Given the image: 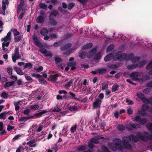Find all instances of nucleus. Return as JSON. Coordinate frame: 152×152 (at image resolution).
<instances>
[{
    "label": "nucleus",
    "instance_id": "338daca9",
    "mask_svg": "<svg viewBox=\"0 0 152 152\" xmlns=\"http://www.w3.org/2000/svg\"><path fill=\"white\" fill-rule=\"evenodd\" d=\"M151 91V90L150 88H146L143 91V93L145 94H148Z\"/></svg>",
    "mask_w": 152,
    "mask_h": 152
},
{
    "label": "nucleus",
    "instance_id": "c85d7f7f",
    "mask_svg": "<svg viewBox=\"0 0 152 152\" xmlns=\"http://www.w3.org/2000/svg\"><path fill=\"white\" fill-rule=\"evenodd\" d=\"M8 113L6 112H4L0 114V119L5 120L6 119V115Z\"/></svg>",
    "mask_w": 152,
    "mask_h": 152
},
{
    "label": "nucleus",
    "instance_id": "ddd939ff",
    "mask_svg": "<svg viewBox=\"0 0 152 152\" xmlns=\"http://www.w3.org/2000/svg\"><path fill=\"white\" fill-rule=\"evenodd\" d=\"M102 102L101 100L97 99L93 104V107L94 109L99 107Z\"/></svg>",
    "mask_w": 152,
    "mask_h": 152
},
{
    "label": "nucleus",
    "instance_id": "f3484780",
    "mask_svg": "<svg viewBox=\"0 0 152 152\" xmlns=\"http://www.w3.org/2000/svg\"><path fill=\"white\" fill-rule=\"evenodd\" d=\"M45 20L44 18L42 15L39 16L36 19V22L38 23H43Z\"/></svg>",
    "mask_w": 152,
    "mask_h": 152
},
{
    "label": "nucleus",
    "instance_id": "f257e3e1",
    "mask_svg": "<svg viewBox=\"0 0 152 152\" xmlns=\"http://www.w3.org/2000/svg\"><path fill=\"white\" fill-rule=\"evenodd\" d=\"M134 55L133 53H130L128 55L124 53H122L121 51L117 52L116 54L114 56L112 54H109L106 56L104 58V60L106 61H108L113 59L114 61L119 60L120 61H122L124 60L127 61L131 60L132 62L133 63L136 64L134 66H128V69H131L137 67H141L146 64V61H142L140 62V58L139 57L133 58Z\"/></svg>",
    "mask_w": 152,
    "mask_h": 152
},
{
    "label": "nucleus",
    "instance_id": "cd10ccee",
    "mask_svg": "<svg viewBox=\"0 0 152 152\" xmlns=\"http://www.w3.org/2000/svg\"><path fill=\"white\" fill-rule=\"evenodd\" d=\"M20 101H18L17 102H14V105L15 107V110L17 111L20 108Z\"/></svg>",
    "mask_w": 152,
    "mask_h": 152
},
{
    "label": "nucleus",
    "instance_id": "0eeeda50",
    "mask_svg": "<svg viewBox=\"0 0 152 152\" xmlns=\"http://www.w3.org/2000/svg\"><path fill=\"white\" fill-rule=\"evenodd\" d=\"M11 32L9 31L7 34L6 36L1 39V41L3 42L10 43L11 39Z\"/></svg>",
    "mask_w": 152,
    "mask_h": 152
},
{
    "label": "nucleus",
    "instance_id": "9b49d317",
    "mask_svg": "<svg viewBox=\"0 0 152 152\" xmlns=\"http://www.w3.org/2000/svg\"><path fill=\"white\" fill-rule=\"evenodd\" d=\"M134 120L136 121H138L139 124H145L147 121L146 119L144 118H141L140 116H137L135 117Z\"/></svg>",
    "mask_w": 152,
    "mask_h": 152
},
{
    "label": "nucleus",
    "instance_id": "2eb2a0df",
    "mask_svg": "<svg viewBox=\"0 0 152 152\" xmlns=\"http://www.w3.org/2000/svg\"><path fill=\"white\" fill-rule=\"evenodd\" d=\"M127 127L129 130H132L134 129L140 128L141 126L138 124H132L128 126Z\"/></svg>",
    "mask_w": 152,
    "mask_h": 152
},
{
    "label": "nucleus",
    "instance_id": "58836bf2",
    "mask_svg": "<svg viewBox=\"0 0 152 152\" xmlns=\"http://www.w3.org/2000/svg\"><path fill=\"white\" fill-rule=\"evenodd\" d=\"M28 117H21L19 121H23V122H26V121H28Z\"/></svg>",
    "mask_w": 152,
    "mask_h": 152
},
{
    "label": "nucleus",
    "instance_id": "0e129e2a",
    "mask_svg": "<svg viewBox=\"0 0 152 152\" xmlns=\"http://www.w3.org/2000/svg\"><path fill=\"white\" fill-rule=\"evenodd\" d=\"M86 148V146L82 145L79 147L78 148V150L80 151H82L84 150Z\"/></svg>",
    "mask_w": 152,
    "mask_h": 152
},
{
    "label": "nucleus",
    "instance_id": "49530a36",
    "mask_svg": "<svg viewBox=\"0 0 152 152\" xmlns=\"http://www.w3.org/2000/svg\"><path fill=\"white\" fill-rule=\"evenodd\" d=\"M117 128L119 130H123L125 129V127L124 126L122 125H120L118 126Z\"/></svg>",
    "mask_w": 152,
    "mask_h": 152
},
{
    "label": "nucleus",
    "instance_id": "6e6552de",
    "mask_svg": "<svg viewBox=\"0 0 152 152\" xmlns=\"http://www.w3.org/2000/svg\"><path fill=\"white\" fill-rule=\"evenodd\" d=\"M47 111L46 110H42L40 111L38 113H36L34 115H31L30 116L28 117V120L31 118H33L34 117H40L43 114L47 113Z\"/></svg>",
    "mask_w": 152,
    "mask_h": 152
},
{
    "label": "nucleus",
    "instance_id": "680f3d73",
    "mask_svg": "<svg viewBox=\"0 0 152 152\" xmlns=\"http://www.w3.org/2000/svg\"><path fill=\"white\" fill-rule=\"evenodd\" d=\"M7 71L8 73L10 75H11L12 74V68L9 67L7 68Z\"/></svg>",
    "mask_w": 152,
    "mask_h": 152
},
{
    "label": "nucleus",
    "instance_id": "864d4df0",
    "mask_svg": "<svg viewBox=\"0 0 152 152\" xmlns=\"http://www.w3.org/2000/svg\"><path fill=\"white\" fill-rule=\"evenodd\" d=\"M32 66V64L30 63H27L24 65V68L25 69L27 68H31Z\"/></svg>",
    "mask_w": 152,
    "mask_h": 152
},
{
    "label": "nucleus",
    "instance_id": "bf43d9fd",
    "mask_svg": "<svg viewBox=\"0 0 152 152\" xmlns=\"http://www.w3.org/2000/svg\"><path fill=\"white\" fill-rule=\"evenodd\" d=\"M90 141L91 142L95 144L97 143L98 142V140L94 138H91L90 140Z\"/></svg>",
    "mask_w": 152,
    "mask_h": 152
},
{
    "label": "nucleus",
    "instance_id": "13d9d810",
    "mask_svg": "<svg viewBox=\"0 0 152 152\" xmlns=\"http://www.w3.org/2000/svg\"><path fill=\"white\" fill-rule=\"evenodd\" d=\"M145 111V110H143L139 111H138V114L141 115H146V113Z\"/></svg>",
    "mask_w": 152,
    "mask_h": 152
},
{
    "label": "nucleus",
    "instance_id": "ea45409f",
    "mask_svg": "<svg viewBox=\"0 0 152 152\" xmlns=\"http://www.w3.org/2000/svg\"><path fill=\"white\" fill-rule=\"evenodd\" d=\"M73 80H71L65 86V87L66 88H69L72 85Z\"/></svg>",
    "mask_w": 152,
    "mask_h": 152
},
{
    "label": "nucleus",
    "instance_id": "79ce46f5",
    "mask_svg": "<svg viewBox=\"0 0 152 152\" xmlns=\"http://www.w3.org/2000/svg\"><path fill=\"white\" fill-rule=\"evenodd\" d=\"M114 48V45L113 44H111L109 45L107 49V52H108L109 51H111Z\"/></svg>",
    "mask_w": 152,
    "mask_h": 152
},
{
    "label": "nucleus",
    "instance_id": "c03bdc74",
    "mask_svg": "<svg viewBox=\"0 0 152 152\" xmlns=\"http://www.w3.org/2000/svg\"><path fill=\"white\" fill-rule=\"evenodd\" d=\"M50 20V25H51L55 26L57 24V21L56 20L53 19H53Z\"/></svg>",
    "mask_w": 152,
    "mask_h": 152
},
{
    "label": "nucleus",
    "instance_id": "3c124183",
    "mask_svg": "<svg viewBox=\"0 0 152 152\" xmlns=\"http://www.w3.org/2000/svg\"><path fill=\"white\" fill-rule=\"evenodd\" d=\"M118 87V86L117 85H115L113 86L112 88V92H114L117 90V88Z\"/></svg>",
    "mask_w": 152,
    "mask_h": 152
},
{
    "label": "nucleus",
    "instance_id": "5fc2aeb1",
    "mask_svg": "<svg viewBox=\"0 0 152 152\" xmlns=\"http://www.w3.org/2000/svg\"><path fill=\"white\" fill-rule=\"evenodd\" d=\"M74 5L75 4L73 3H69L68 5L67 8L69 10H70L74 7Z\"/></svg>",
    "mask_w": 152,
    "mask_h": 152
},
{
    "label": "nucleus",
    "instance_id": "774afa93",
    "mask_svg": "<svg viewBox=\"0 0 152 152\" xmlns=\"http://www.w3.org/2000/svg\"><path fill=\"white\" fill-rule=\"evenodd\" d=\"M127 113L128 114H132L133 113V110L130 108H128L127 110Z\"/></svg>",
    "mask_w": 152,
    "mask_h": 152
},
{
    "label": "nucleus",
    "instance_id": "e2e57ef3",
    "mask_svg": "<svg viewBox=\"0 0 152 152\" xmlns=\"http://www.w3.org/2000/svg\"><path fill=\"white\" fill-rule=\"evenodd\" d=\"M47 50L45 48H42L39 50V51L41 53L44 54V55L47 52Z\"/></svg>",
    "mask_w": 152,
    "mask_h": 152
},
{
    "label": "nucleus",
    "instance_id": "6ab92c4d",
    "mask_svg": "<svg viewBox=\"0 0 152 152\" xmlns=\"http://www.w3.org/2000/svg\"><path fill=\"white\" fill-rule=\"evenodd\" d=\"M35 141L33 140H31L28 142L27 144L31 147H35L36 146Z\"/></svg>",
    "mask_w": 152,
    "mask_h": 152
},
{
    "label": "nucleus",
    "instance_id": "473e14b6",
    "mask_svg": "<svg viewBox=\"0 0 152 152\" xmlns=\"http://www.w3.org/2000/svg\"><path fill=\"white\" fill-rule=\"evenodd\" d=\"M58 93L60 94H64V96H63V97L64 98L66 99L67 98L66 94L67 93L64 90H60L58 91Z\"/></svg>",
    "mask_w": 152,
    "mask_h": 152
},
{
    "label": "nucleus",
    "instance_id": "4c0bfd02",
    "mask_svg": "<svg viewBox=\"0 0 152 152\" xmlns=\"http://www.w3.org/2000/svg\"><path fill=\"white\" fill-rule=\"evenodd\" d=\"M39 6L40 8L43 9L45 10L47 9V6L45 3H41L39 4Z\"/></svg>",
    "mask_w": 152,
    "mask_h": 152
},
{
    "label": "nucleus",
    "instance_id": "4d7b16f0",
    "mask_svg": "<svg viewBox=\"0 0 152 152\" xmlns=\"http://www.w3.org/2000/svg\"><path fill=\"white\" fill-rule=\"evenodd\" d=\"M77 129V126L75 125L74 126L72 127L70 129V131L72 133L74 132Z\"/></svg>",
    "mask_w": 152,
    "mask_h": 152
},
{
    "label": "nucleus",
    "instance_id": "423d86ee",
    "mask_svg": "<svg viewBox=\"0 0 152 152\" xmlns=\"http://www.w3.org/2000/svg\"><path fill=\"white\" fill-rule=\"evenodd\" d=\"M12 61L14 62H16V60L21 57V55L19 53V48L18 47L15 48L14 53L12 54Z\"/></svg>",
    "mask_w": 152,
    "mask_h": 152
},
{
    "label": "nucleus",
    "instance_id": "8fccbe9b",
    "mask_svg": "<svg viewBox=\"0 0 152 152\" xmlns=\"http://www.w3.org/2000/svg\"><path fill=\"white\" fill-rule=\"evenodd\" d=\"M45 56L47 57H48L50 58L52 57L53 56V55L50 52L48 51H47V52L45 55Z\"/></svg>",
    "mask_w": 152,
    "mask_h": 152
},
{
    "label": "nucleus",
    "instance_id": "de8ad7c7",
    "mask_svg": "<svg viewBox=\"0 0 152 152\" xmlns=\"http://www.w3.org/2000/svg\"><path fill=\"white\" fill-rule=\"evenodd\" d=\"M21 38V37L20 36H15L14 39V41L15 42H19Z\"/></svg>",
    "mask_w": 152,
    "mask_h": 152
},
{
    "label": "nucleus",
    "instance_id": "aec40b11",
    "mask_svg": "<svg viewBox=\"0 0 152 152\" xmlns=\"http://www.w3.org/2000/svg\"><path fill=\"white\" fill-rule=\"evenodd\" d=\"M48 33V29L45 28H42L40 31V34L42 35H45L47 34Z\"/></svg>",
    "mask_w": 152,
    "mask_h": 152
},
{
    "label": "nucleus",
    "instance_id": "e433bc0d",
    "mask_svg": "<svg viewBox=\"0 0 152 152\" xmlns=\"http://www.w3.org/2000/svg\"><path fill=\"white\" fill-rule=\"evenodd\" d=\"M108 86V83H107L104 82L102 84V89L104 90L106 89L107 88Z\"/></svg>",
    "mask_w": 152,
    "mask_h": 152
},
{
    "label": "nucleus",
    "instance_id": "2f4dec72",
    "mask_svg": "<svg viewBox=\"0 0 152 152\" xmlns=\"http://www.w3.org/2000/svg\"><path fill=\"white\" fill-rule=\"evenodd\" d=\"M4 1H2V7L3 10L2 12H0V14H2L3 15H5V11L6 8V4H4Z\"/></svg>",
    "mask_w": 152,
    "mask_h": 152
},
{
    "label": "nucleus",
    "instance_id": "1a4fd4ad",
    "mask_svg": "<svg viewBox=\"0 0 152 152\" xmlns=\"http://www.w3.org/2000/svg\"><path fill=\"white\" fill-rule=\"evenodd\" d=\"M33 39L35 45L39 48H42L43 47L42 45L40 43L38 38L36 36L34 35L33 36Z\"/></svg>",
    "mask_w": 152,
    "mask_h": 152
},
{
    "label": "nucleus",
    "instance_id": "dca6fc26",
    "mask_svg": "<svg viewBox=\"0 0 152 152\" xmlns=\"http://www.w3.org/2000/svg\"><path fill=\"white\" fill-rule=\"evenodd\" d=\"M15 83V82L12 81L10 82H6L4 84V88H7L12 86Z\"/></svg>",
    "mask_w": 152,
    "mask_h": 152
},
{
    "label": "nucleus",
    "instance_id": "412c9836",
    "mask_svg": "<svg viewBox=\"0 0 152 152\" xmlns=\"http://www.w3.org/2000/svg\"><path fill=\"white\" fill-rule=\"evenodd\" d=\"M58 14V12L57 11H55L52 12L50 16L49 17L50 20H51L53 19V18L54 17H56Z\"/></svg>",
    "mask_w": 152,
    "mask_h": 152
},
{
    "label": "nucleus",
    "instance_id": "c756f323",
    "mask_svg": "<svg viewBox=\"0 0 152 152\" xmlns=\"http://www.w3.org/2000/svg\"><path fill=\"white\" fill-rule=\"evenodd\" d=\"M8 94L6 92L3 91L0 94V96L4 99H7L8 97Z\"/></svg>",
    "mask_w": 152,
    "mask_h": 152
},
{
    "label": "nucleus",
    "instance_id": "39448f33",
    "mask_svg": "<svg viewBox=\"0 0 152 152\" xmlns=\"http://www.w3.org/2000/svg\"><path fill=\"white\" fill-rule=\"evenodd\" d=\"M138 140V138L133 135H130L129 137H124L122 139L124 144L128 143L131 140L134 142H137Z\"/></svg>",
    "mask_w": 152,
    "mask_h": 152
},
{
    "label": "nucleus",
    "instance_id": "603ef678",
    "mask_svg": "<svg viewBox=\"0 0 152 152\" xmlns=\"http://www.w3.org/2000/svg\"><path fill=\"white\" fill-rule=\"evenodd\" d=\"M39 81L40 83L42 84H44L47 83V82L45 80L41 78L39 79Z\"/></svg>",
    "mask_w": 152,
    "mask_h": 152
},
{
    "label": "nucleus",
    "instance_id": "9d476101",
    "mask_svg": "<svg viewBox=\"0 0 152 152\" xmlns=\"http://www.w3.org/2000/svg\"><path fill=\"white\" fill-rule=\"evenodd\" d=\"M76 64L75 62H71L67 64V66L65 67V70L66 71H68L69 68L70 67H71V69L72 70L75 69V66Z\"/></svg>",
    "mask_w": 152,
    "mask_h": 152
},
{
    "label": "nucleus",
    "instance_id": "a18cd8bd",
    "mask_svg": "<svg viewBox=\"0 0 152 152\" xmlns=\"http://www.w3.org/2000/svg\"><path fill=\"white\" fill-rule=\"evenodd\" d=\"M31 76L34 77L39 78L42 77V76L38 73H33L31 74Z\"/></svg>",
    "mask_w": 152,
    "mask_h": 152
},
{
    "label": "nucleus",
    "instance_id": "69168bd1",
    "mask_svg": "<svg viewBox=\"0 0 152 152\" xmlns=\"http://www.w3.org/2000/svg\"><path fill=\"white\" fill-rule=\"evenodd\" d=\"M60 110L59 108L57 106L54 107L53 109V110L52 111L53 112H58Z\"/></svg>",
    "mask_w": 152,
    "mask_h": 152
},
{
    "label": "nucleus",
    "instance_id": "4468645a",
    "mask_svg": "<svg viewBox=\"0 0 152 152\" xmlns=\"http://www.w3.org/2000/svg\"><path fill=\"white\" fill-rule=\"evenodd\" d=\"M130 77L133 80H137L138 79V77H140V74L137 72H134L131 74Z\"/></svg>",
    "mask_w": 152,
    "mask_h": 152
},
{
    "label": "nucleus",
    "instance_id": "7c9ffc66",
    "mask_svg": "<svg viewBox=\"0 0 152 152\" xmlns=\"http://www.w3.org/2000/svg\"><path fill=\"white\" fill-rule=\"evenodd\" d=\"M106 69L104 68H99L97 69V72L99 74L104 73L106 71Z\"/></svg>",
    "mask_w": 152,
    "mask_h": 152
},
{
    "label": "nucleus",
    "instance_id": "6e6d98bb",
    "mask_svg": "<svg viewBox=\"0 0 152 152\" xmlns=\"http://www.w3.org/2000/svg\"><path fill=\"white\" fill-rule=\"evenodd\" d=\"M124 146L125 148L128 149H130L131 148V145L128 143L124 144Z\"/></svg>",
    "mask_w": 152,
    "mask_h": 152
},
{
    "label": "nucleus",
    "instance_id": "a211bd4d",
    "mask_svg": "<svg viewBox=\"0 0 152 152\" xmlns=\"http://www.w3.org/2000/svg\"><path fill=\"white\" fill-rule=\"evenodd\" d=\"M152 68V60L151 61L150 63H149L147 65L146 67V69H150ZM149 74L150 75H152V69L150 70L149 72Z\"/></svg>",
    "mask_w": 152,
    "mask_h": 152
},
{
    "label": "nucleus",
    "instance_id": "f03ea898",
    "mask_svg": "<svg viewBox=\"0 0 152 152\" xmlns=\"http://www.w3.org/2000/svg\"><path fill=\"white\" fill-rule=\"evenodd\" d=\"M148 130L151 131V135L147 132H145L143 134L139 133L138 135V138L144 141H147L148 140H152V124H148L147 125Z\"/></svg>",
    "mask_w": 152,
    "mask_h": 152
},
{
    "label": "nucleus",
    "instance_id": "052dcab7",
    "mask_svg": "<svg viewBox=\"0 0 152 152\" xmlns=\"http://www.w3.org/2000/svg\"><path fill=\"white\" fill-rule=\"evenodd\" d=\"M148 107L147 104H143L142 107V110H146L148 109Z\"/></svg>",
    "mask_w": 152,
    "mask_h": 152
},
{
    "label": "nucleus",
    "instance_id": "7ed1b4c3",
    "mask_svg": "<svg viewBox=\"0 0 152 152\" xmlns=\"http://www.w3.org/2000/svg\"><path fill=\"white\" fill-rule=\"evenodd\" d=\"M121 143V141L120 139H115L113 140V143L114 144L115 146H113L112 143H109L108 144V146L109 148L113 151H115L117 149V147L119 148V149L121 150L123 149V147L120 148V145Z\"/></svg>",
    "mask_w": 152,
    "mask_h": 152
},
{
    "label": "nucleus",
    "instance_id": "4be33fe9",
    "mask_svg": "<svg viewBox=\"0 0 152 152\" xmlns=\"http://www.w3.org/2000/svg\"><path fill=\"white\" fill-rule=\"evenodd\" d=\"M102 54L101 52H98L97 53L95 56L94 57V59L97 62L99 61L101 58Z\"/></svg>",
    "mask_w": 152,
    "mask_h": 152
},
{
    "label": "nucleus",
    "instance_id": "393cba45",
    "mask_svg": "<svg viewBox=\"0 0 152 152\" xmlns=\"http://www.w3.org/2000/svg\"><path fill=\"white\" fill-rule=\"evenodd\" d=\"M15 71L16 72L17 74L21 75L23 74V72L22 71V70L20 68H14Z\"/></svg>",
    "mask_w": 152,
    "mask_h": 152
},
{
    "label": "nucleus",
    "instance_id": "37998d69",
    "mask_svg": "<svg viewBox=\"0 0 152 152\" xmlns=\"http://www.w3.org/2000/svg\"><path fill=\"white\" fill-rule=\"evenodd\" d=\"M78 109L77 107L75 106H70L69 108V110L72 111L76 110Z\"/></svg>",
    "mask_w": 152,
    "mask_h": 152
},
{
    "label": "nucleus",
    "instance_id": "a878e982",
    "mask_svg": "<svg viewBox=\"0 0 152 152\" xmlns=\"http://www.w3.org/2000/svg\"><path fill=\"white\" fill-rule=\"evenodd\" d=\"M71 46V44H67L65 45L63 47L61 48V50H68Z\"/></svg>",
    "mask_w": 152,
    "mask_h": 152
},
{
    "label": "nucleus",
    "instance_id": "b1692460",
    "mask_svg": "<svg viewBox=\"0 0 152 152\" xmlns=\"http://www.w3.org/2000/svg\"><path fill=\"white\" fill-rule=\"evenodd\" d=\"M63 61L61 58L58 56H56L55 57V61L56 64H58L62 62Z\"/></svg>",
    "mask_w": 152,
    "mask_h": 152
},
{
    "label": "nucleus",
    "instance_id": "c9c22d12",
    "mask_svg": "<svg viewBox=\"0 0 152 152\" xmlns=\"http://www.w3.org/2000/svg\"><path fill=\"white\" fill-rule=\"evenodd\" d=\"M142 101L143 102L146 103H149L150 102H151V104H152V99H151L150 100V101H149L148 99H147L146 98H145V97H144L142 99Z\"/></svg>",
    "mask_w": 152,
    "mask_h": 152
},
{
    "label": "nucleus",
    "instance_id": "bb28decb",
    "mask_svg": "<svg viewBox=\"0 0 152 152\" xmlns=\"http://www.w3.org/2000/svg\"><path fill=\"white\" fill-rule=\"evenodd\" d=\"M9 45V42H3L2 43V49L3 51H6L7 50L5 48V47H8Z\"/></svg>",
    "mask_w": 152,
    "mask_h": 152
},
{
    "label": "nucleus",
    "instance_id": "20e7f679",
    "mask_svg": "<svg viewBox=\"0 0 152 152\" xmlns=\"http://www.w3.org/2000/svg\"><path fill=\"white\" fill-rule=\"evenodd\" d=\"M96 51V49L95 48H93L88 53H87V55L86 53L84 52L83 50L82 49L79 53V57L81 59L84 58L86 56L88 58H91L92 57Z\"/></svg>",
    "mask_w": 152,
    "mask_h": 152
},
{
    "label": "nucleus",
    "instance_id": "a19ab883",
    "mask_svg": "<svg viewBox=\"0 0 152 152\" xmlns=\"http://www.w3.org/2000/svg\"><path fill=\"white\" fill-rule=\"evenodd\" d=\"M39 105L37 104L34 105H31L30 106V108L34 110H37L39 108Z\"/></svg>",
    "mask_w": 152,
    "mask_h": 152
},
{
    "label": "nucleus",
    "instance_id": "72a5a7b5",
    "mask_svg": "<svg viewBox=\"0 0 152 152\" xmlns=\"http://www.w3.org/2000/svg\"><path fill=\"white\" fill-rule=\"evenodd\" d=\"M24 2L23 0H21L20 4L18 6V10H21L23 6V4Z\"/></svg>",
    "mask_w": 152,
    "mask_h": 152
},
{
    "label": "nucleus",
    "instance_id": "f8f14e48",
    "mask_svg": "<svg viewBox=\"0 0 152 152\" xmlns=\"http://www.w3.org/2000/svg\"><path fill=\"white\" fill-rule=\"evenodd\" d=\"M59 77L58 74H56L54 75H50L48 79L53 82H56L57 80V78Z\"/></svg>",
    "mask_w": 152,
    "mask_h": 152
},
{
    "label": "nucleus",
    "instance_id": "09e8293b",
    "mask_svg": "<svg viewBox=\"0 0 152 152\" xmlns=\"http://www.w3.org/2000/svg\"><path fill=\"white\" fill-rule=\"evenodd\" d=\"M137 95L139 98L141 99H143L144 97V94L141 93H137Z\"/></svg>",
    "mask_w": 152,
    "mask_h": 152
},
{
    "label": "nucleus",
    "instance_id": "f704fd0d",
    "mask_svg": "<svg viewBox=\"0 0 152 152\" xmlns=\"http://www.w3.org/2000/svg\"><path fill=\"white\" fill-rule=\"evenodd\" d=\"M11 31H13L14 36H18L20 34L19 32L16 29L14 28L13 29H12Z\"/></svg>",
    "mask_w": 152,
    "mask_h": 152
},
{
    "label": "nucleus",
    "instance_id": "5701e85b",
    "mask_svg": "<svg viewBox=\"0 0 152 152\" xmlns=\"http://www.w3.org/2000/svg\"><path fill=\"white\" fill-rule=\"evenodd\" d=\"M93 46V44L92 43H88L83 46L82 49L83 50L89 48Z\"/></svg>",
    "mask_w": 152,
    "mask_h": 152
}]
</instances>
